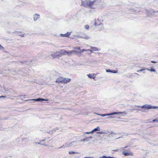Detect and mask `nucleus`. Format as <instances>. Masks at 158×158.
<instances>
[{"label": "nucleus", "instance_id": "obj_8", "mask_svg": "<svg viewBox=\"0 0 158 158\" xmlns=\"http://www.w3.org/2000/svg\"><path fill=\"white\" fill-rule=\"evenodd\" d=\"M91 49L89 51L93 52L95 51H99L100 50V48H98L95 47H90Z\"/></svg>", "mask_w": 158, "mask_h": 158}, {"label": "nucleus", "instance_id": "obj_23", "mask_svg": "<svg viewBox=\"0 0 158 158\" xmlns=\"http://www.w3.org/2000/svg\"><path fill=\"white\" fill-rule=\"evenodd\" d=\"M146 69L148 71H149L151 72H156L155 70L154 69Z\"/></svg>", "mask_w": 158, "mask_h": 158}, {"label": "nucleus", "instance_id": "obj_46", "mask_svg": "<svg viewBox=\"0 0 158 158\" xmlns=\"http://www.w3.org/2000/svg\"><path fill=\"white\" fill-rule=\"evenodd\" d=\"M156 13H158V11L156 12Z\"/></svg>", "mask_w": 158, "mask_h": 158}, {"label": "nucleus", "instance_id": "obj_33", "mask_svg": "<svg viewBox=\"0 0 158 158\" xmlns=\"http://www.w3.org/2000/svg\"><path fill=\"white\" fill-rule=\"evenodd\" d=\"M85 133L87 134H93L91 132V131L89 132H86Z\"/></svg>", "mask_w": 158, "mask_h": 158}, {"label": "nucleus", "instance_id": "obj_7", "mask_svg": "<svg viewBox=\"0 0 158 158\" xmlns=\"http://www.w3.org/2000/svg\"><path fill=\"white\" fill-rule=\"evenodd\" d=\"M71 32H68L65 34H61L60 35V36H61L62 37H69V35H70L71 34Z\"/></svg>", "mask_w": 158, "mask_h": 158}, {"label": "nucleus", "instance_id": "obj_29", "mask_svg": "<svg viewBox=\"0 0 158 158\" xmlns=\"http://www.w3.org/2000/svg\"><path fill=\"white\" fill-rule=\"evenodd\" d=\"M74 48L75 49H77V50H80V51H81V49H80V48H78V47H74Z\"/></svg>", "mask_w": 158, "mask_h": 158}, {"label": "nucleus", "instance_id": "obj_6", "mask_svg": "<svg viewBox=\"0 0 158 158\" xmlns=\"http://www.w3.org/2000/svg\"><path fill=\"white\" fill-rule=\"evenodd\" d=\"M81 5L85 7H88L89 0H85V1H81Z\"/></svg>", "mask_w": 158, "mask_h": 158}, {"label": "nucleus", "instance_id": "obj_26", "mask_svg": "<svg viewBox=\"0 0 158 158\" xmlns=\"http://www.w3.org/2000/svg\"><path fill=\"white\" fill-rule=\"evenodd\" d=\"M87 139H86V138L85 139H82L81 140V141H82V142H85V141H87Z\"/></svg>", "mask_w": 158, "mask_h": 158}, {"label": "nucleus", "instance_id": "obj_24", "mask_svg": "<svg viewBox=\"0 0 158 158\" xmlns=\"http://www.w3.org/2000/svg\"><path fill=\"white\" fill-rule=\"evenodd\" d=\"M69 154H73L75 153H76V152H75L74 151H70L69 152Z\"/></svg>", "mask_w": 158, "mask_h": 158}, {"label": "nucleus", "instance_id": "obj_5", "mask_svg": "<svg viewBox=\"0 0 158 158\" xmlns=\"http://www.w3.org/2000/svg\"><path fill=\"white\" fill-rule=\"evenodd\" d=\"M141 108H144L146 110H148L149 109H151L152 108H153V109H156L158 107L157 106H152L151 105H149L147 104L143 106H141Z\"/></svg>", "mask_w": 158, "mask_h": 158}, {"label": "nucleus", "instance_id": "obj_41", "mask_svg": "<svg viewBox=\"0 0 158 158\" xmlns=\"http://www.w3.org/2000/svg\"><path fill=\"white\" fill-rule=\"evenodd\" d=\"M143 73H145V72L144 71H143Z\"/></svg>", "mask_w": 158, "mask_h": 158}, {"label": "nucleus", "instance_id": "obj_37", "mask_svg": "<svg viewBox=\"0 0 158 158\" xmlns=\"http://www.w3.org/2000/svg\"><path fill=\"white\" fill-rule=\"evenodd\" d=\"M84 158H94L93 157H85Z\"/></svg>", "mask_w": 158, "mask_h": 158}, {"label": "nucleus", "instance_id": "obj_42", "mask_svg": "<svg viewBox=\"0 0 158 158\" xmlns=\"http://www.w3.org/2000/svg\"><path fill=\"white\" fill-rule=\"evenodd\" d=\"M135 74H136V75H138V73H135Z\"/></svg>", "mask_w": 158, "mask_h": 158}, {"label": "nucleus", "instance_id": "obj_20", "mask_svg": "<svg viewBox=\"0 0 158 158\" xmlns=\"http://www.w3.org/2000/svg\"><path fill=\"white\" fill-rule=\"evenodd\" d=\"M96 133L103 134H106V132L105 131H100V132H96Z\"/></svg>", "mask_w": 158, "mask_h": 158}, {"label": "nucleus", "instance_id": "obj_18", "mask_svg": "<svg viewBox=\"0 0 158 158\" xmlns=\"http://www.w3.org/2000/svg\"><path fill=\"white\" fill-rule=\"evenodd\" d=\"M17 35L20 36L22 37H23L24 35V34H23V33H21L20 32H17Z\"/></svg>", "mask_w": 158, "mask_h": 158}, {"label": "nucleus", "instance_id": "obj_21", "mask_svg": "<svg viewBox=\"0 0 158 158\" xmlns=\"http://www.w3.org/2000/svg\"><path fill=\"white\" fill-rule=\"evenodd\" d=\"M118 72V70H111V73H117Z\"/></svg>", "mask_w": 158, "mask_h": 158}, {"label": "nucleus", "instance_id": "obj_45", "mask_svg": "<svg viewBox=\"0 0 158 158\" xmlns=\"http://www.w3.org/2000/svg\"><path fill=\"white\" fill-rule=\"evenodd\" d=\"M118 150H115V151H117Z\"/></svg>", "mask_w": 158, "mask_h": 158}, {"label": "nucleus", "instance_id": "obj_40", "mask_svg": "<svg viewBox=\"0 0 158 158\" xmlns=\"http://www.w3.org/2000/svg\"><path fill=\"white\" fill-rule=\"evenodd\" d=\"M44 141V140H42V141H40V142H41Z\"/></svg>", "mask_w": 158, "mask_h": 158}, {"label": "nucleus", "instance_id": "obj_35", "mask_svg": "<svg viewBox=\"0 0 158 158\" xmlns=\"http://www.w3.org/2000/svg\"><path fill=\"white\" fill-rule=\"evenodd\" d=\"M93 138L92 137V136H90V137H87L86 138V139H92Z\"/></svg>", "mask_w": 158, "mask_h": 158}, {"label": "nucleus", "instance_id": "obj_10", "mask_svg": "<svg viewBox=\"0 0 158 158\" xmlns=\"http://www.w3.org/2000/svg\"><path fill=\"white\" fill-rule=\"evenodd\" d=\"M123 153L124 155L126 156H133V154L132 152H126L125 151H123Z\"/></svg>", "mask_w": 158, "mask_h": 158}, {"label": "nucleus", "instance_id": "obj_22", "mask_svg": "<svg viewBox=\"0 0 158 158\" xmlns=\"http://www.w3.org/2000/svg\"><path fill=\"white\" fill-rule=\"evenodd\" d=\"M83 38L85 39L88 40L90 38V37L88 35H85V36Z\"/></svg>", "mask_w": 158, "mask_h": 158}, {"label": "nucleus", "instance_id": "obj_25", "mask_svg": "<svg viewBox=\"0 0 158 158\" xmlns=\"http://www.w3.org/2000/svg\"><path fill=\"white\" fill-rule=\"evenodd\" d=\"M89 26L88 25H86L85 26V28L86 29H88L89 28Z\"/></svg>", "mask_w": 158, "mask_h": 158}, {"label": "nucleus", "instance_id": "obj_3", "mask_svg": "<svg viewBox=\"0 0 158 158\" xmlns=\"http://www.w3.org/2000/svg\"><path fill=\"white\" fill-rule=\"evenodd\" d=\"M103 20L102 19H97L95 20L94 24L95 26H99L101 28L99 29V30H102L103 28L102 22Z\"/></svg>", "mask_w": 158, "mask_h": 158}, {"label": "nucleus", "instance_id": "obj_13", "mask_svg": "<svg viewBox=\"0 0 158 158\" xmlns=\"http://www.w3.org/2000/svg\"><path fill=\"white\" fill-rule=\"evenodd\" d=\"M63 77H59L58 78L56 81V82L62 83V81H63Z\"/></svg>", "mask_w": 158, "mask_h": 158}, {"label": "nucleus", "instance_id": "obj_14", "mask_svg": "<svg viewBox=\"0 0 158 158\" xmlns=\"http://www.w3.org/2000/svg\"><path fill=\"white\" fill-rule=\"evenodd\" d=\"M31 100L35 101H48V100L47 99H45L41 98H39L37 99H31Z\"/></svg>", "mask_w": 158, "mask_h": 158}, {"label": "nucleus", "instance_id": "obj_17", "mask_svg": "<svg viewBox=\"0 0 158 158\" xmlns=\"http://www.w3.org/2000/svg\"><path fill=\"white\" fill-rule=\"evenodd\" d=\"M87 76L90 78H92L94 79L95 78V75L94 74H87Z\"/></svg>", "mask_w": 158, "mask_h": 158}, {"label": "nucleus", "instance_id": "obj_15", "mask_svg": "<svg viewBox=\"0 0 158 158\" xmlns=\"http://www.w3.org/2000/svg\"><path fill=\"white\" fill-rule=\"evenodd\" d=\"M95 2V1H90L89 0L88 7L90 8H91L92 6L93 5V4Z\"/></svg>", "mask_w": 158, "mask_h": 158}, {"label": "nucleus", "instance_id": "obj_19", "mask_svg": "<svg viewBox=\"0 0 158 158\" xmlns=\"http://www.w3.org/2000/svg\"><path fill=\"white\" fill-rule=\"evenodd\" d=\"M89 50H90V49H83L82 50H81V51H80L78 52L81 53L82 52H84V51H89Z\"/></svg>", "mask_w": 158, "mask_h": 158}, {"label": "nucleus", "instance_id": "obj_30", "mask_svg": "<svg viewBox=\"0 0 158 158\" xmlns=\"http://www.w3.org/2000/svg\"><path fill=\"white\" fill-rule=\"evenodd\" d=\"M6 97L5 96H2L0 97V98H6Z\"/></svg>", "mask_w": 158, "mask_h": 158}, {"label": "nucleus", "instance_id": "obj_31", "mask_svg": "<svg viewBox=\"0 0 158 158\" xmlns=\"http://www.w3.org/2000/svg\"><path fill=\"white\" fill-rule=\"evenodd\" d=\"M3 47L0 44V50H3Z\"/></svg>", "mask_w": 158, "mask_h": 158}, {"label": "nucleus", "instance_id": "obj_11", "mask_svg": "<svg viewBox=\"0 0 158 158\" xmlns=\"http://www.w3.org/2000/svg\"><path fill=\"white\" fill-rule=\"evenodd\" d=\"M40 17V15L37 14H35L33 15L34 19L35 21L37 20Z\"/></svg>", "mask_w": 158, "mask_h": 158}, {"label": "nucleus", "instance_id": "obj_12", "mask_svg": "<svg viewBox=\"0 0 158 158\" xmlns=\"http://www.w3.org/2000/svg\"><path fill=\"white\" fill-rule=\"evenodd\" d=\"M101 130V129L98 126L96 128L94 129L92 131H91V132L93 134L94 133L96 132L97 131H100Z\"/></svg>", "mask_w": 158, "mask_h": 158}, {"label": "nucleus", "instance_id": "obj_4", "mask_svg": "<svg viewBox=\"0 0 158 158\" xmlns=\"http://www.w3.org/2000/svg\"><path fill=\"white\" fill-rule=\"evenodd\" d=\"M78 143V141H73L71 143H67L65 144V146L66 147H69L72 146L75 147L77 145V144Z\"/></svg>", "mask_w": 158, "mask_h": 158}, {"label": "nucleus", "instance_id": "obj_1", "mask_svg": "<svg viewBox=\"0 0 158 158\" xmlns=\"http://www.w3.org/2000/svg\"><path fill=\"white\" fill-rule=\"evenodd\" d=\"M65 51L64 50H61L56 52H53L51 53V56L55 58L58 56H60L61 55L64 53Z\"/></svg>", "mask_w": 158, "mask_h": 158}, {"label": "nucleus", "instance_id": "obj_43", "mask_svg": "<svg viewBox=\"0 0 158 158\" xmlns=\"http://www.w3.org/2000/svg\"><path fill=\"white\" fill-rule=\"evenodd\" d=\"M138 107H140V106H138Z\"/></svg>", "mask_w": 158, "mask_h": 158}, {"label": "nucleus", "instance_id": "obj_36", "mask_svg": "<svg viewBox=\"0 0 158 158\" xmlns=\"http://www.w3.org/2000/svg\"><path fill=\"white\" fill-rule=\"evenodd\" d=\"M152 63H156L157 62H156V61H151V62Z\"/></svg>", "mask_w": 158, "mask_h": 158}, {"label": "nucleus", "instance_id": "obj_28", "mask_svg": "<svg viewBox=\"0 0 158 158\" xmlns=\"http://www.w3.org/2000/svg\"><path fill=\"white\" fill-rule=\"evenodd\" d=\"M152 122H158V119H154L152 120Z\"/></svg>", "mask_w": 158, "mask_h": 158}, {"label": "nucleus", "instance_id": "obj_27", "mask_svg": "<svg viewBox=\"0 0 158 158\" xmlns=\"http://www.w3.org/2000/svg\"><path fill=\"white\" fill-rule=\"evenodd\" d=\"M106 71L107 72L111 73V70L110 69H106Z\"/></svg>", "mask_w": 158, "mask_h": 158}, {"label": "nucleus", "instance_id": "obj_9", "mask_svg": "<svg viewBox=\"0 0 158 158\" xmlns=\"http://www.w3.org/2000/svg\"><path fill=\"white\" fill-rule=\"evenodd\" d=\"M71 81V79L69 78H63V81H62V83H67Z\"/></svg>", "mask_w": 158, "mask_h": 158}, {"label": "nucleus", "instance_id": "obj_16", "mask_svg": "<svg viewBox=\"0 0 158 158\" xmlns=\"http://www.w3.org/2000/svg\"><path fill=\"white\" fill-rule=\"evenodd\" d=\"M76 52V51H73V50L69 51L68 52L65 51V52H64V54L66 53L67 54H68V55H70V54H71L73 52Z\"/></svg>", "mask_w": 158, "mask_h": 158}, {"label": "nucleus", "instance_id": "obj_2", "mask_svg": "<svg viewBox=\"0 0 158 158\" xmlns=\"http://www.w3.org/2000/svg\"><path fill=\"white\" fill-rule=\"evenodd\" d=\"M124 114L123 115H122L124 116L127 113H126V111H124L122 112H114L113 113H110L106 114H97L98 115L101 116L102 117H104L105 116H108L110 115H112L115 114Z\"/></svg>", "mask_w": 158, "mask_h": 158}, {"label": "nucleus", "instance_id": "obj_32", "mask_svg": "<svg viewBox=\"0 0 158 158\" xmlns=\"http://www.w3.org/2000/svg\"><path fill=\"white\" fill-rule=\"evenodd\" d=\"M144 70H145V69H140V70H138L137 71V72H141V71H144Z\"/></svg>", "mask_w": 158, "mask_h": 158}, {"label": "nucleus", "instance_id": "obj_38", "mask_svg": "<svg viewBox=\"0 0 158 158\" xmlns=\"http://www.w3.org/2000/svg\"><path fill=\"white\" fill-rule=\"evenodd\" d=\"M63 147L64 148V145L62 146H61V147H59V148H63Z\"/></svg>", "mask_w": 158, "mask_h": 158}, {"label": "nucleus", "instance_id": "obj_44", "mask_svg": "<svg viewBox=\"0 0 158 158\" xmlns=\"http://www.w3.org/2000/svg\"><path fill=\"white\" fill-rule=\"evenodd\" d=\"M127 146H126V147H124V148H127Z\"/></svg>", "mask_w": 158, "mask_h": 158}, {"label": "nucleus", "instance_id": "obj_39", "mask_svg": "<svg viewBox=\"0 0 158 158\" xmlns=\"http://www.w3.org/2000/svg\"><path fill=\"white\" fill-rule=\"evenodd\" d=\"M36 143L38 144H41L40 143V142L38 143Z\"/></svg>", "mask_w": 158, "mask_h": 158}, {"label": "nucleus", "instance_id": "obj_34", "mask_svg": "<svg viewBox=\"0 0 158 158\" xmlns=\"http://www.w3.org/2000/svg\"><path fill=\"white\" fill-rule=\"evenodd\" d=\"M99 158H107V156H102L101 157H99Z\"/></svg>", "mask_w": 158, "mask_h": 158}]
</instances>
